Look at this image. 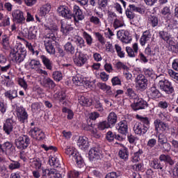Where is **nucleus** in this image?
<instances>
[{
	"instance_id": "obj_6",
	"label": "nucleus",
	"mask_w": 178,
	"mask_h": 178,
	"mask_svg": "<svg viewBox=\"0 0 178 178\" xmlns=\"http://www.w3.org/2000/svg\"><path fill=\"white\" fill-rule=\"evenodd\" d=\"M87 60V55L81 53V51H76L74 58V63L79 67H81L86 65Z\"/></svg>"
},
{
	"instance_id": "obj_16",
	"label": "nucleus",
	"mask_w": 178,
	"mask_h": 178,
	"mask_svg": "<svg viewBox=\"0 0 178 178\" xmlns=\"http://www.w3.org/2000/svg\"><path fill=\"white\" fill-rule=\"evenodd\" d=\"M147 95L152 99H158V98L162 97V93H161V91L156 86H152L147 91Z\"/></svg>"
},
{
	"instance_id": "obj_23",
	"label": "nucleus",
	"mask_w": 178,
	"mask_h": 178,
	"mask_svg": "<svg viewBox=\"0 0 178 178\" xmlns=\"http://www.w3.org/2000/svg\"><path fill=\"white\" fill-rule=\"evenodd\" d=\"M119 128L118 131L120 133V134H123L124 136H126L129 131V126L127 124V121L122 120L120 121L119 123Z\"/></svg>"
},
{
	"instance_id": "obj_33",
	"label": "nucleus",
	"mask_w": 178,
	"mask_h": 178,
	"mask_svg": "<svg viewBox=\"0 0 178 178\" xmlns=\"http://www.w3.org/2000/svg\"><path fill=\"white\" fill-rule=\"evenodd\" d=\"M49 163L50 166H53V168H59L60 167V161H59V159L56 156H50L49 159Z\"/></svg>"
},
{
	"instance_id": "obj_25",
	"label": "nucleus",
	"mask_w": 178,
	"mask_h": 178,
	"mask_svg": "<svg viewBox=\"0 0 178 178\" xmlns=\"http://www.w3.org/2000/svg\"><path fill=\"white\" fill-rule=\"evenodd\" d=\"M151 32L149 31H145L143 32L140 39V43L142 47H144V45L151 40Z\"/></svg>"
},
{
	"instance_id": "obj_29",
	"label": "nucleus",
	"mask_w": 178,
	"mask_h": 178,
	"mask_svg": "<svg viewBox=\"0 0 178 178\" xmlns=\"http://www.w3.org/2000/svg\"><path fill=\"white\" fill-rule=\"evenodd\" d=\"M40 59L47 70H52L53 63L49 58H48V57H47L45 55H42L40 56Z\"/></svg>"
},
{
	"instance_id": "obj_63",
	"label": "nucleus",
	"mask_w": 178,
	"mask_h": 178,
	"mask_svg": "<svg viewBox=\"0 0 178 178\" xmlns=\"http://www.w3.org/2000/svg\"><path fill=\"white\" fill-rule=\"evenodd\" d=\"M80 173H81V171L79 172V171H70L67 173V178H77L79 177V176H80Z\"/></svg>"
},
{
	"instance_id": "obj_10",
	"label": "nucleus",
	"mask_w": 178,
	"mask_h": 178,
	"mask_svg": "<svg viewBox=\"0 0 178 178\" xmlns=\"http://www.w3.org/2000/svg\"><path fill=\"white\" fill-rule=\"evenodd\" d=\"M89 159L90 161H95L99 159L101 155V147L99 145H96L89 150Z\"/></svg>"
},
{
	"instance_id": "obj_57",
	"label": "nucleus",
	"mask_w": 178,
	"mask_h": 178,
	"mask_svg": "<svg viewBox=\"0 0 178 178\" xmlns=\"http://www.w3.org/2000/svg\"><path fill=\"white\" fill-rule=\"evenodd\" d=\"M42 131V130L40 129L38 127H34L31 129L29 131V134L33 137V138H35L36 136L40 134V132Z\"/></svg>"
},
{
	"instance_id": "obj_17",
	"label": "nucleus",
	"mask_w": 178,
	"mask_h": 178,
	"mask_svg": "<svg viewBox=\"0 0 178 178\" xmlns=\"http://www.w3.org/2000/svg\"><path fill=\"white\" fill-rule=\"evenodd\" d=\"M40 84L42 87H44V88H50L51 90H54V88L56 87V83L49 77H44Z\"/></svg>"
},
{
	"instance_id": "obj_42",
	"label": "nucleus",
	"mask_w": 178,
	"mask_h": 178,
	"mask_svg": "<svg viewBox=\"0 0 178 178\" xmlns=\"http://www.w3.org/2000/svg\"><path fill=\"white\" fill-rule=\"evenodd\" d=\"M159 36L161 40H163V41H165L166 42L170 40L171 37L170 34L165 31H160L159 32Z\"/></svg>"
},
{
	"instance_id": "obj_34",
	"label": "nucleus",
	"mask_w": 178,
	"mask_h": 178,
	"mask_svg": "<svg viewBox=\"0 0 178 178\" xmlns=\"http://www.w3.org/2000/svg\"><path fill=\"white\" fill-rule=\"evenodd\" d=\"M118 156L124 161H127L129 159V149L127 147L121 149L118 152Z\"/></svg>"
},
{
	"instance_id": "obj_59",
	"label": "nucleus",
	"mask_w": 178,
	"mask_h": 178,
	"mask_svg": "<svg viewBox=\"0 0 178 178\" xmlns=\"http://www.w3.org/2000/svg\"><path fill=\"white\" fill-rule=\"evenodd\" d=\"M10 67H12V64L10 62H8L5 65H0V70L2 73H6L8 70H10Z\"/></svg>"
},
{
	"instance_id": "obj_3",
	"label": "nucleus",
	"mask_w": 178,
	"mask_h": 178,
	"mask_svg": "<svg viewBox=\"0 0 178 178\" xmlns=\"http://www.w3.org/2000/svg\"><path fill=\"white\" fill-rule=\"evenodd\" d=\"M15 147L17 149H27L29 148V145L31 144V139L28 135L22 134L19 136H17L15 134Z\"/></svg>"
},
{
	"instance_id": "obj_55",
	"label": "nucleus",
	"mask_w": 178,
	"mask_h": 178,
	"mask_svg": "<svg viewBox=\"0 0 178 178\" xmlns=\"http://www.w3.org/2000/svg\"><path fill=\"white\" fill-rule=\"evenodd\" d=\"M99 130H105V129H112L106 120L99 122L98 125Z\"/></svg>"
},
{
	"instance_id": "obj_20",
	"label": "nucleus",
	"mask_w": 178,
	"mask_h": 178,
	"mask_svg": "<svg viewBox=\"0 0 178 178\" xmlns=\"http://www.w3.org/2000/svg\"><path fill=\"white\" fill-rule=\"evenodd\" d=\"M3 149L2 152H4L6 155H13V151H15V146L10 142H6L3 144Z\"/></svg>"
},
{
	"instance_id": "obj_47",
	"label": "nucleus",
	"mask_w": 178,
	"mask_h": 178,
	"mask_svg": "<svg viewBox=\"0 0 178 178\" xmlns=\"http://www.w3.org/2000/svg\"><path fill=\"white\" fill-rule=\"evenodd\" d=\"M22 164L19 161L11 160V163L8 165V169L10 170H15L16 169H20Z\"/></svg>"
},
{
	"instance_id": "obj_60",
	"label": "nucleus",
	"mask_w": 178,
	"mask_h": 178,
	"mask_svg": "<svg viewBox=\"0 0 178 178\" xmlns=\"http://www.w3.org/2000/svg\"><path fill=\"white\" fill-rule=\"evenodd\" d=\"M120 176H122L120 171L111 172L108 173L104 178H118L120 177Z\"/></svg>"
},
{
	"instance_id": "obj_2",
	"label": "nucleus",
	"mask_w": 178,
	"mask_h": 178,
	"mask_svg": "<svg viewBox=\"0 0 178 178\" xmlns=\"http://www.w3.org/2000/svg\"><path fill=\"white\" fill-rule=\"evenodd\" d=\"M27 55V51L24 47L22 45H15L14 49L11 50L10 53V58L13 62L15 63H22L24 59H26V56Z\"/></svg>"
},
{
	"instance_id": "obj_32",
	"label": "nucleus",
	"mask_w": 178,
	"mask_h": 178,
	"mask_svg": "<svg viewBox=\"0 0 178 178\" xmlns=\"http://www.w3.org/2000/svg\"><path fill=\"white\" fill-rule=\"evenodd\" d=\"M64 49L67 54H70V55H74L76 52V49L74 48V46L70 42H67L65 45H64Z\"/></svg>"
},
{
	"instance_id": "obj_62",
	"label": "nucleus",
	"mask_w": 178,
	"mask_h": 178,
	"mask_svg": "<svg viewBox=\"0 0 178 178\" xmlns=\"http://www.w3.org/2000/svg\"><path fill=\"white\" fill-rule=\"evenodd\" d=\"M168 142V138L163 134H160L158 136V143L159 145Z\"/></svg>"
},
{
	"instance_id": "obj_7",
	"label": "nucleus",
	"mask_w": 178,
	"mask_h": 178,
	"mask_svg": "<svg viewBox=\"0 0 178 178\" xmlns=\"http://www.w3.org/2000/svg\"><path fill=\"white\" fill-rule=\"evenodd\" d=\"M14 22L18 24H24L26 22V17H24V13L20 10H14L12 13Z\"/></svg>"
},
{
	"instance_id": "obj_27",
	"label": "nucleus",
	"mask_w": 178,
	"mask_h": 178,
	"mask_svg": "<svg viewBox=\"0 0 178 178\" xmlns=\"http://www.w3.org/2000/svg\"><path fill=\"white\" fill-rule=\"evenodd\" d=\"M161 13L163 16H164L166 20H170L172 19V10L170 9V6H164L161 10Z\"/></svg>"
},
{
	"instance_id": "obj_15",
	"label": "nucleus",
	"mask_w": 178,
	"mask_h": 178,
	"mask_svg": "<svg viewBox=\"0 0 178 178\" xmlns=\"http://www.w3.org/2000/svg\"><path fill=\"white\" fill-rule=\"evenodd\" d=\"M154 124L156 131H166V130H169V125L167 123L161 121V120H155Z\"/></svg>"
},
{
	"instance_id": "obj_36",
	"label": "nucleus",
	"mask_w": 178,
	"mask_h": 178,
	"mask_svg": "<svg viewBox=\"0 0 178 178\" xmlns=\"http://www.w3.org/2000/svg\"><path fill=\"white\" fill-rule=\"evenodd\" d=\"M74 42L78 48H86V41L81 37H76L74 38Z\"/></svg>"
},
{
	"instance_id": "obj_26",
	"label": "nucleus",
	"mask_w": 178,
	"mask_h": 178,
	"mask_svg": "<svg viewBox=\"0 0 178 178\" xmlns=\"http://www.w3.org/2000/svg\"><path fill=\"white\" fill-rule=\"evenodd\" d=\"M79 104L81 105V106H91L92 104V101L83 95H80L78 97Z\"/></svg>"
},
{
	"instance_id": "obj_39",
	"label": "nucleus",
	"mask_w": 178,
	"mask_h": 178,
	"mask_svg": "<svg viewBox=\"0 0 178 178\" xmlns=\"http://www.w3.org/2000/svg\"><path fill=\"white\" fill-rule=\"evenodd\" d=\"M136 118L140 121L141 124L149 129V120H148V118L138 115H136Z\"/></svg>"
},
{
	"instance_id": "obj_64",
	"label": "nucleus",
	"mask_w": 178,
	"mask_h": 178,
	"mask_svg": "<svg viewBox=\"0 0 178 178\" xmlns=\"http://www.w3.org/2000/svg\"><path fill=\"white\" fill-rule=\"evenodd\" d=\"M115 49L120 58H124V52L122 51V47L119 44H115Z\"/></svg>"
},
{
	"instance_id": "obj_53",
	"label": "nucleus",
	"mask_w": 178,
	"mask_h": 178,
	"mask_svg": "<svg viewBox=\"0 0 178 178\" xmlns=\"http://www.w3.org/2000/svg\"><path fill=\"white\" fill-rule=\"evenodd\" d=\"M121 41L125 44H130L131 42V36H130L129 31H126L123 37L121 38Z\"/></svg>"
},
{
	"instance_id": "obj_50",
	"label": "nucleus",
	"mask_w": 178,
	"mask_h": 178,
	"mask_svg": "<svg viewBox=\"0 0 178 178\" xmlns=\"http://www.w3.org/2000/svg\"><path fill=\"white\" fill-rule=\"evenodd\" d=\"M54 97L55 98H58L60 102H63V105H65V104H66V102H65V100L66 99V93H65V92L56 93L54 95Z\"/></svg>"
},
{
	"instance_id": "obj_28",
	"label": "nucleus",
	"mask_w": 178,
	"mask_h": 178,
	"mask_svg": "<svg viewBox=\"0 0 178 178\" xmlns=\"http://www.w3.org/2000/svg\"><path fill=\"white\" fill-rule=\"evenodd\" d=\"M159 159L161 162L169 163L170 166H173V165H175V161L169 154H162L159 156Z\"/></svg>"
},
{
	"instance_id": "obj_45",
	"label": "nucleus",
	"mask_w": 178,
	"mask_h": 178,
	"mask_svg": "<svg viewBox=\"0 0 178 178\" xmlns=\"http://www.w3.org/2000/svg\"><path fill=\"white\" fill-rule=\"evenodd\" d=\"M60 27L61 31L63 33V34H69V32L73 30V27H72L70 25L63 24V22H60Z\"/></svg>"
},
{
	"instance_id": "obj_46",
	"label": "nucleus",
	"mask_w": 178,
	"mask_h": 178,
	"mask_svg": "<svg viewBox=\"0 0 178 178\" xmlns=\"http://www.w3.org/2000/svg\"><path fill=\"white\" fill-rule=\"evenodd\" d=\"M83 37L84 40H86L87 45H88L89 47H91V45H92V36H91V35L88 34V33L83 31Z\"/></svg>"
},
{
	"instance_id": "obj_9",
	"label": "nucleus",
	"mask_w": 178,
	"mask_h": 178,
	"mask_svg": "<svg viewBox=\"0 0 178 178\" xmlns=\"http://www.w3.org/2000/svg\"><path fill=\"white\" fill-rule=\"evenodd\" d=\"M16 112L18 120L21 123H24V122L29 119V114L24 107L17 106L16 108Z\"/></svg>"
},
{
	"instance_id": "obj_18",
	"label": "nucleus",
	"mask_w": 178,
	"mask_h": 178,
	"mask_svg": "<svg viewBox=\"0 0 178 178\" xmlns=\"http://www.w3.org/2000/svg\"><path fill=\"white\" fill-rule=\"evenodd\" d=\"M149 166L152 169H155L156 170H161V172H163L165 170L163 168H165V165L161 163L159 159H154L149 162Z\"/></svg>"
},
{
	"instance_id": "obj_24",
	"label": "nucleus",
	"mask_w": 178,
	"mask_h": 178,
	"mask_svg": "<svg viewBox=\"0 0 178 178\" xmlns=\"http://www.w3.org/2000/svg\"><path fill=\"white\" fill-rule=\"evenodd\" d=\"M107 123L113 127L118 123V115L115 112H111L107 117Z\"/></svg>"
},
{
	"instance_id": "obj_38",
	"label": "nucleus",
	"mask_w": 178,
	"mask_h": 178,
	"mask_svg": "<svg viewBox=\"0 0 178 178\" xmlns=\"http://www.w3.org/2000/svg\"><path fill=\"white\" fill-rule=\"evenodd\" d=\"M159 147H160V149L162 152H170V149H172V145L168 141L161 143V145H159Z\"/></svg>"
},
{
	"instance_id": "obj_44",
	"label": "nucleus",
	"mask_w": 178,
	"mask_h": 178,
	"mask_svg": "<svg viewBox=\"0 0 178 178\" xmlns=\"http://www.w3.org/2000/svg\"><path fill=\"white\" fill-rule=\"evenodd\" d=\"M26 47L29 49V51L33 54V55H35V56H38L40 51L35 50V47L33 46L31 43L29 42L28 41H25Z\"/></svg>"
},
{
	"instance_id": "obj_49",
	"label": "nucleus",
	"mask_w": 178,
	"mask_h": 178,
	"mask_svg": "<svg viewBox=\"0 0 178 178\" xmlns=\"http://www.w3.org/2000/svg\"><path fill=\"white\" fill-rule=\"evenodd\" d=\"M143 149H139L138 152H135L132 156V162L136 163V162H139L140 161V156L143 155Z\"/></svg>"
},
{
	"instance_id": "obj_35",
	"label": "nucleus",
	"mask_w": 178,
	"mask_h": 178,
	"mask_svg": "<svg viewBox=\"0 0 178 178\" xmlns=\"http://www.w3.org/2000/svg\"><path fill=\"white\" fill-rule=\"evenodd\" d=\"M128 8L129 10H131L132 12H136L137 13H140V15H143V13H145V8L137 6L134 4H130Z\"/></svg>"
},
{
	"instance_id": "obj_54",
	"label": "nucleus",
	"mask_w": 178,
	"mask_h": 178,
	"mask_svg": "<svg viewBox=\"0 0 178 178\" xmlns=\"http://www.w3.org/2000/svg\"><path fill=\"white\" fill-rule=\"evenodd\" d=\"M62 111L63 112V113H67V119H68V120H72V119H73L74 113L72 110L66 107H63Z\"/></svg>"
},
{
	"instance_id": "obj_51",
	"label": "nucleus",
	"mask_w": 178,
	"mask_h": 178,
	"mask_svg": "<svg viewBox=\"0 0 178 178\" xmlns=\"http://www.w3.org/2000/svg\"><path fill=\"white\" fill-rule=\"evenodd\" d=\"M29 66L31 69H40L41 67V63H40V60L33 59L30 61Z\"/></svg>"
},
{
	"instance_id": "obj_61",
	"label": "nucleus",
	"mask_w": 178,
	"mask_h": 178,
	"mask_svg": "<svg viewBox=\"0 0 178 178\" xmlns=\"http://www.w3.org/2000/svg\"><path fill=\"white\" fill-rule=\"evenodd\" d=\"M32 165L36 170H40L42 166V163L40 159H35L32 162Z\"/></svg>"
},
{
	"instance_id": "obj_40",
	"label": "nucleus",
	"mask_w": 178,
	"mask_h": 178,
	"mask_svg": "<svg viewBox=\"0 0 178 178\" xmlns=\"http://www.w3.org/2000/svg\"><path fill=\"white\" fill-rule=\"evenodd\" d=\"M50 10H51V5L45 4L42 8H40L39 15H40L42 17V16H45L47 13H49Z\"/></svg>"
},
{
	"instance_id": "obj_37",
	"label": "nucleus",
	"mask_w": 178,
	"mask_h": 178,
	"mask_svg": "<svg viewBox=\"0 0 178 178\" xmlns=\"http://www.w3.org/2000/svg\"><path fill=\"white\" fill-rule=\"evenodd\" d=\"M127 90L125 94L130 99H136L137 98V94H136V90L133 88L127 87Z\"/></svg>"
},
{
	"instance_id": "obj_12",
	"label": "nucleus",
	"mask_w": 178,
	"mask_h": 178,
	"mask_svg": "<svg viewBox=\"0 0 178 178\" xmlns=\"http://www.w3.org/2000/svg\"><path fill=\"white\" fill-rule=\"evenodd\" d=\"M136 83L142 91H144V90H146L147 87H148V80L145 79V76L143 74H139L136 78Z\"/></svg>"
},
{
	"instance_id": "obj_41",
	"label": "nucleus",
	"mask_w": 178,
	"mask_h": 178,
	"mask_svg": "<svg viewBox=\"0 0 178 178\" xmlns=\"http://www.w3.org/2000/svg\"><path fill=\"white\" fill-rule=\"evenodd\" d=\"M72 81L75 86H81L84 80L83 76L80 74H78L75 76L72 77Z\"/></svg>"
},
{
	"instance_id": "obj_58",
	"label": "nucleus",
	"mask_w": 178,
	"mask_h": 178,
	"mask_svg": "<svg viewBox=\"0 0 178 178\" xmlns=\"http://www.w3.org/2000/svg\"><path fill=\"white\" fill-rule=\"evenodd\" d=\"M42 131V130L40 129L38 127H34L31 129L29 131V134L33 137V138H35L36 136L40 134V132Z\"/></svg>"
},
{
	"instance_id": "obj_43",
	"label": "nucleus",
	"mask_w": 178,
	"mask_h": 178,
	"mask_svg": "<svg viewBox=\"0 0 178 178\" xmlns=\"http://www.w3.org/2000/svg\"><path fill=\"white\" fill-rule=\"evenodd\" d=\"M148 22L152 25V27H156L159 24L158 17L155 15H149L148 17Z\"/></svg>"
},
{
	"instance_id": "obj_22",
	"label": "nucleus",
	"mask_w": 178,
	"mask_h": 178,
	"mask_svg": "<svg viewBox=\"0 0 178 178\" xmlns=\"http://www.w3.org/2000/svg\"><path fill=\"white\" fill-rule=\"evenodd\" d=\"M77 145L81 149L88 148V138L86 136H80L77 140Z\"/></svg>"
},
{
	"instance_id": "obj_5",
	"label": "nucleus",
	"mask_w": 178,
	"mask_h": 178,
	"mask_svg": "<svg viewBox=\"0 0 178 178\" xmlns=\"http://www.w3.org/2000/svg\"><path fill=\"white\" fill-rule=\"evenodd\" d=\"M158 86L165 94H173L175 92V88L173 87V84L172 82L169 81L168 79H161L159 81Z\"/></svg>"
},
{
	"instance_id": "obj_30",
	"label": "nucleus",
	"mask_w": 178,
	"mask_h": 178,
	"mask_svg": "<svg viewBox=\"0 0 178 178\" xmlns=\"http://www.w3.org/2000/svg\"><path fill=\"white\" fill-rule=\"evenodd\" d=\"M72 160L76 161L77 168H79V169H86V164L81 156L77 154L76 157L72 158Z\"/></svg>"
},
{
	"instance_id": "obj_1",
	"label": "nucleus",
	"mask_w": 178,
	"mask_h": 178,
	"mask_svg": "<svg viewBox=\"0 0 178 178\" xmlns=\"http://www.w3.org/2000/svg\"><path fill=\"white\" fill-rule=\"evenodd\" d=\"M57 11L60 16L65 17V19H72L73 16L75 23H79L84 19V14H83V11H81V9L78 6H74L73 13L66 6H60Z\"/></svg>"
},
{
	"instance_id": "obj_4",
	"label": "nucleus",
	"mask_w": 178,
	"mask_h": 178,
	"mask_svg": "<svg viewBox=\"0 0 178 178\" xmlns=\"http://www.w3.org/2000/svg\"><path fill=\"white\" fill-rule=\"evenodd\" d=\"M43 39L44 45L47 52L50 55H55V47H54V45L52 44V42L56 40L55 34L48 33L43 38Z\"/></svg>"
},
{
	"instance_id": "obj_8",
	"label": "nucleus",
	"mask_w": 178,
	"mask_h": 178,
	"mask_svg": "<svg viewBox=\"0 0 178 178\" xmlns=\"http://www.w3.org/2000/svg\"><path fill=\"white\" fill-rule=\"evenodd\" d=\"M16 124V122L13 118L6 119L3 127V130L7 134V136L10 135L12 131H13V126Z\"/></svg>"
},
{
	"instance_id": "obj_56",
	"label": "nucleus",
	"mask_w": 178,
	"mask_h": 178,
	"mask_svg": "<svg viewBox=\"0 0 178 178\" xmlns=\"http://www.w3.org/2000/svg\"><path fill=\"white\" fill-rule=\"evenodd\" d=\"M52 77L56 81H60L63 79V74L59 71H56L53 72Z\"/></svg>"
},
{
	"instance_id": "obj_13",
	"label": "nucleus",
	"mask_w": 178,
	"mask_h": 178,
	"mask_svg": "<svg viewBox=\"0 0 178 178\" xmlns=\"http://www.w3.org/2000/svg\"><path fill=\"white\" fill-rule=\"evenodd\" d=\"M149 129L145 127L141 122H136L134 126V131L135 134L138 136H144L148 131Z\"/></svg>"
},
{
	"instance_id": "obj_31",
	"label": "nucleus",
	"mask_w": 178,
	"mask_h": 178,
	"mask_svg": "<svg viewBox=\"0 0 178 178\" xmlns=\"http://www.w3.org/2000/svg\"><path fill=\"white\" fill-rule=\"evenodd\" d=\"M4 96L6 98H8V99H10V101H12V99H15V98H17V90H7L4 92Z\"/></svg>"
},
{
	"instance_id": "obj_11",
	"label": "nucleus",
	"mask_w": 178,
	"mask_h": 178,
	"mask_svg": "<svg viewBox=\"0 0 178 178\" xmlns=\"http://www.w3.org/2000/svg\"><path fill=\"white\" fill-rule=\"evenodd\" d=\"M131 106L134 111H140L148 108V103L144 99L138 98Z\"/></svg>"
},
{
	"instance_id": "obj_21",
	"label": "nucleus",
	"mask_w": 178,
	"mask_h": 178,
	"mask_svg": "<svg viewBox=\"0 0 178 178\" xmlns=\"http://www.w3.org/2000/svg\"><path fill=\"white\" fill-rule=\"evenodd\" d=\"M63 149H65V153L67 155H69V156H72V158L76 157L77 155V151L74 149V148L66 145V142L64 143V145H63Z\"/></svg>"
},
{
	"instance_id": "obj_19",
	"label": "nucleus",
	"mask_w": 178,
	"mask_h": 178,
	"mask_svg": "<svg viewBox=\"0 0 178 178\" xmlns=\"http://www.w3.org/2000/svg\"><path fill=\"white\" fill-rule=\"evenodd\" d=\"M126 51L127 52L128 56H129V58H136L138 54V44L134 43L132 46V48L130 47H127Z\"/></svg>"
},
{
	"instance_id": "obj_48",
	"label": "nucleus",
	"mask_w": 178,
	"mask_h": 178,
	"mask_svg": "<svg viewBox=\"0 0 178 178\" xmlns=\"http://www.w3.org/2000/svg\"><path fill=\"white\" fill-rule=\"evenodd\" d=\"M94 35L95 38L99 41V42H100V44H102V45H105L106 40H105L103 34H101L99 32H95Z\"/></svg>"
},
{
	"instance_id": "obj_52",
	"label": "nucleus",
	"mask_w": 178,
	"mask_h": 178,
	"mask_svg": "<svg viewBox=\"0 0 178 178\" xmlns=\"http://www.w3.org/2000/svg\"><path fill=\"white\" fill-rule=\"evenodd\" d=\"M97 87L100 88V90H102L103 91H106L109 95H111V86H107L106 83H98Z\"/></svg>"
},
{
	"instance_id": "obj_14",
	"label": "nucleus",
	"mask_w": 178,
	"mask_h": 178,
	"mask_svg": "<svg viewBox=\"0 0 178 178\" xmlns=\"http://www.w3.org/2000/svg\"><path fill=\"white\" fill-rule=\"evenodd\" d=\"M37 29L31 28L29 29H24L22 34L25 38L28 40H35L37 38Z\"/></svg>"
}]
</instances>
